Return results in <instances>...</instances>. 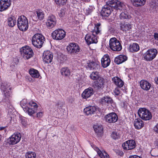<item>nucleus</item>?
Wrapping results in <instances>:
<instances>
[{
    "label": "nucleus",
    "mask_w": 158,
    "mask_h": 158,
    "mask_svg": "<svg viewBox=\"0 0 158 158\" xmlns=\"http://www.w3.org/2000/svg\"><path fill=\"white\" fill-rule=\"evenodd\" d=\"M29 104L31 106V108H30L27 107H22L24 110L30 115H32L35 113H37L38 107L37 104L35 102L32 101L30 102Z\"/></svg>",
    "instance_id": "10"
},
{
    "label": "nucleus",
    "mask_w": 158,
    "mask_h": 158,
    "mask_svg": "<svg viewBox=\"0 0 158 158\" xmlns=\"http://www.w3.org/2000/svg\"><path fill=\"white\" fill-rule=\"evenodd\" d=\"M65 11L64 10H61L59 12V15L60 17H63L65 15Z\"/></svg>",
    "instance_id": "46"
},
{
    "label": "nucleus",
    "mask_w": 158,
    "mask_h": 158,
    "mask_svg": "<svg viewBox=\"0 0 158 158\" xmlns=\"http://www.w3.org/2000/svg\"><path fill=\"white\" fill-rule=\"evenodd\" d=\"M65 35V32L63 30L59 29L55 30L52 33V36L54 39L60 40L63 39Z\"/></svg>",
    "instance_id": "11"
},
{
    "label": "nucleus",
    "mask_w": 158,
    "mask_h": 158,
    "mask_svg": "<svg viewBox=\"0 0 158 158\" xmlns=\"http://www.w3.org/2000/svg\"><path fill=\"white\" fill-rule=\"evenodd\" d=\"M129 158H141V157L136 155H134L130 157Z\"/></svg>",
    "instance_id": "51"
},
{
    "label": "nucleus",
    "mask_w": 158,
    "mask_h": 158,
    "mask_svg": "<svg viewBox=\"0 0 158 158\" xmlns=\"http://www.w3.org/2000/svg\"><path fill=\"white\" fill-rule=\"evenodd\" d=\"M2 136L0 135V141L2 139Z\"/></svg>",
    "instance_id": "55"
},
{
    "label": "nucleus",
    "mask_w": 158,
    "mask_h": 158,
    "mask_svg": "<svg viewBox=\"0 0 158 158\" xmlns=\"http://www.w3.org/2000/svg\"><path fill=\"white\" fill-rule=\"evenodd\" d=\"M94 8L92 6H89L84 9V11L85 15H87L90 14L93 10Z\"/></svg>",
    "instance_id": "38"
},
{
    "label": "nucleus",
    "mask_w": 158,
    "mask_h": 158,
    "mask_svg": "<svg viewBox=\"0 0 158 158\" xmlns=\"http://www.w3.org/2000/svg\"><path fill=\"white\" fill-rule=\"evenodd\" d=\"M109 45L111 49L114 51H119L122 48L121 45L119 41L115 38L110 39Z\"/></svg>",
    "instance_id": "7"
},
{
    "label": "nucleus",
    "mask_w": 158,
    "mask_h": 158,
    "mask_svg": "<svg viewBox=\"0 0 158 158\" xmlns=\"http://www.w3.org/2000/svg\"><path fill=\"white\" fill-rule=\"evenodd\" d=\"M9 88L8 85L5 83H2L1 85V89L3 92H6V89Z\"/></svg>",
    "instance_id": "42"
},
{
    "label": "nucleus",
    "mask_w": 158,
    "mask_h": 158,
    "mask_svg": "<svg viewBox=\"0 0 158 158\" xmlns=\"http://www.w3.org/2000/svg\"><path fill=\"white\" fill-rule=\"evenodd\" d=\"M56 19L55 16L53 15H51L48 17L46 25L49 28H52L56 25Z\"/></svg>",
    "instance_id": "15"
},
{
    "label": "nucleus",
    "mask_w": 158,
    "mask_h": 158,
    "mask_svg": "<svg viewBox=\"0 0 158 158\" xmlns=\"http://www.w3.org/2000/svg\"><path fill=\"white\" fill-rule=\"evenodd\" d=\"M56 3L60 5H64L67 1V0H55Z\"/></svg>",
    "instance_id": "43"
},
{
    "label": "nucleus",
    "mask_w": 158,
    "mask_h": 158,
    "mask_svg": "<svg viewBox=\"0 0 158 158\" xmlns=\"http://www.w3.org/2000/svg\"><path fill=\"white\" fill-rule=\"evenodd\" d=\"M146 0H131L132 5L137 7H140L145 3Z\"/></svg>",
    "instance_id": "23"
},
{
    "label": "nucleus",
    "mask_w": 158,
    "mask_h": 158,
    "mask_svg": "<svg viewBox=\"0 0 158 158\" xmlns=\"http://www.w3.org/2000/svg\"><path fill=\"white\" fill-rule=\"evenodd\" d=\"M20 120L21 122L23 125V126H25L26 124L25 118L23 117H21L20 118Z\"/></svg>",
    "instance_id": "45"
},
{
    "label": "nucleus",
    "mask_w": 158,
    "mask_h": 158,
    "mask_svg": "<svg viewBox=\"0 0 158 158\" xmlns=\"http://www.w3.org/2000/svg\"><path fill=\"white\" fill-rule=\"evenodd\" d=\"M150 6L153 8H156L157 6L156 3H154L153 2H152L150 4Z\"/></svg>",
    "instance_id": "48"
},
{
    "label": "nucleus",
    "mask_w": 158,
    "mask_h": 158,
    "mask_svg": "<svg viewBox=\"0 0 158 158\" xmlns=\"http://www.w3.org/2000/svg\"><path fill=\"white\" fill-rule=\"evenodd\" d=\"M155 81L156 83L158 85V77L155 78Z\"/></svg>",
    "instance_id": "52"
},
{
    "label": "nucleus",
    "mask_w": 158,
    "mask_h": 158,
    "mask_svg": "<svg viewBox=\"0 0 158 158\" xmlns=\"http://www.w3.org/2000/svg\"><path fill=\"white\" fill-rule=\"evenodd\" d=\"M39 111V110L38 109L37 110V117L39 118H41L42 117L43 114V113L42 111L41 112H38Z\"/></svg>",
    "instance_id": "44"
},
{
    "label": "nucleus",
    "mask_w": 158,
    "mask_h": 158,
    "mask_svg": "<svg viewBox=\"0 0 158 158\" xmlns=\"http://www.w3.org/2000/svg\"><path fill=\"white\" fill-rule=\"evenodd\" d=\"M98 149V153L101 158H109V155L105 151L103 150L101 151L99 149Z\"/></svg>",
    "instance_id": "39"
},
{
    "label": "nucleus",
    "mask_w": 158,
    "mask_h": 158,
    "mask_svg": "<svg viewBox=\"0 0 158 158\" xmlns=\"http://www.w3.org/2000/svg\"><path fill=\"white\" fill-rule=\"evenodd\" d=\"M86 67L87 69L91 70H96L99 68V65L97 63L92 61L87 63Z\"/></svg>",
    "instance_id": "26"
},
{
    "label": "nucleus",
    "mask_w": 158,
    "mask_h": 158,
    "mask_svg": "<svg viewBox=\"0 0 158 158\" xmlns=\"http://www.w3.org/2000/svg\"><path fill=\"white\" fill-rule=\"evenodd\" d=\"M112 80L113 82L119 88L122 87L124 85V82L118 77H114L112 78Z\"/></svg>",
    "instance_id": "25"
},
{
    "label": "nucleus",
    "mask_w": 158,
    "mask_h": 158,
    "mask_svg": "<svg viewBox=\"0 0 158 158\" xmlns=\"http://www.w3.org/2000/svg\"><path fill=\"white\" fill-rule=\"evenodd\" d=\"M29 73L32 77L35 78H39L40 75L38 71L33 69H31Z\"/></svg>",
    "instance_id": "29"
},
{
    "label": "nucleus",
    "mask_w": 158,
    "mask_h": 158,
    "mask_svg": "<svg viewBox=\"0 0 158 158\" xmlns=\"http://www.w3.org/2000/svg\"><path fill=\"white\" fill-rule=\"evenodd\" d=\"M101 102L102 103H106L108 104H111L113 102L112 98L106 96L101 99Z\"/></svg>",
    "instance_id": "30"
},
{
    "label": "nucleus",
    "mask_w": 158,
    "mask_h": 158,
    "mask_svg": "<svg viewBox=\"0 0 158 158\" xmlns=\"http://www.w3.org/2000/svg\"><path fill=\"white\" fill-rule=\"evenodd\" d=\"M115 95H118L120 94V90L118 88H116L114 92Z\"/></svg>",
    "instance_id": "47"
},
{
    "label": "nucleus",
    "mask_w": 158,
    "mask_h": 158,
    "mask_svg": "<svg viewBox=\"0 0 158 158\" xmlns=\"http://www.w3.org/2000/svg\"><path fill=\"white\" fill-rule=\"evenodd\" d=\"M123 148L128 150L134 149L135 147V143L133 140H130L126 141L122 144Z\"/></svg>",
    "instance_id": "17"
},
{
    "label": "nucleus",
    "mask_w": 158,
    "mask_h": 158,
    "mask_svg": "<svg viewBox=\"0 0 158 158\" xmlns=\"http://www.w3.org/2000/svg\"><path fill=\"white\" fill-rule=\"evenodd\" d=\"M127 57L123 55H119L115 58L114 61L117 64H121L127 60Z\"/></svg>",
    "instance_id": "24"
},
{
    "label": "nucleus",
    "mask_w": 158,
    "mask_h": 158,
    "mask_svg": "<svg viewBox=\"0 0 158 158\" xmlns=\"http://www.w3.org/2000/svg\"><path fill=\"white\" fill-rule=\"evenodd\" d=\"M119 17L120 19H130L131 16L129 15L126 11L122 12L120 15Z\"/></svg>",
    "instance_id": "36"
},
{
    "label": "nucleus",
    "mask_w": 158,
    "mask_h": 158,
    "mask_svg": "<svg viewBox=\"0 0 158 158\" xmlns=\"http://www.w3.org/2000/svg\"><path fill=\"white\" fill-rule=\"evenodd\" d=\"M96 111V108L95 106H89L84 110V112L87 115L94 114Z\"/></svg>",
    "instance_id": "21"
},
{
    "label": "nucleus",
    "mask_w": 158,
    "mask_h": 158,
    "mask_svg": "<svg viewBox=\"0 0 158 158\" xmlns=\"http://www.w3.org/2000/svg\"><path fill=\"white\" fill-rule=\"evenodd\" d=\"M111 137L114 139H118L120 137V136L118 133L116 131L112 132L111 134Z\"/></svg>",
    "instance_id": "41"
},
{
    "label": "nucleus",
    "mask_w": 158,
    "mask_h": 158,
    "mask_svg": "<svg viewBox=\"0 0 158 158\" xmlns=\"http://www.w3.org/2000/svg\"><path fill=\"white\" fill-rule=\"evenodd\" d=\"M94 128L95 132L99 135H100L103 131V128L101 125H94Z\"/></svg>",
    "instance_id": "33"
},
{
    "label": "nucleus",
    "mask_w": 158,
    "mask_h": 158,
    "mask_svg": "<svg viewBox=\"0 0 158 158\" xmlns=\"http://www.w3.org/2000/svg\"><path fill=\"white\" fill-rule=\"evenodd\" d=\"M5 129L4 127H0V130H2Z\"/></svg>",
    "instance_id": "54"
},
{
    "label": "nucleus",
    "mask_w": 158,
    "mask_h": 158,
    "mask_svg": "<svg viewBox=\"0 0 158 158\" xmlns=\"http://www.w3.org/2000/svg\"><path fill=\"white\" fill-rule=\"evenodd\" d=\"M4 92V99L3 101L7 104L10 103V94L9 92L6 91Z\"/></svg>",
    "instance_id": "35"
},
{
    "label": "nucleus",
    "mask_w": 158,
    "mask_h": 158,
    "mask_svg": "<svg viewBox=\"0 0 158 158\" xmlns=\"http://www.w3.org/2000/svg\"><path fill=\"white\" fill-rule=\"evenodd\" d=\"M157 53L156 49H149L143 55V57L147 61H151L156 57Z\"/></svg>",
    "instance_id": "8"
},
{
    "label": "nucleus",
    "mask_w": 158,
    "mask_h": 158,
    "mask_svg": "<svg viewBox=\"0 0 158 158\" xmlns=\"http://www.w3.org/2000/svg\"><path fill=\"white\" fill-rule=\"evenodd\" d=\"M68 52L72 54L77 53L80 51V49L78 45L75 43H70L66 48Z\"/></svg>",
    "instance_id": "12"
},
{
    "label": "nucleus",
    "mask_w": 158,
    "mask_h": 158,
    "mask_svg": "<svg viewBox=\"0 0 158 158\" xmlns=\"http://www.w3.org/2000/svg\"><path fill=\"white\" fill-rule=\"evenodd\" d=\"M7 23L9 27H13L16 24V21L15 18L10 17L8 19Z\"/></svg>",
    "instance_id": "32"
},
{
    "label": "nucleus",
    "mask_w": 158,
    "mask_h": 158,
    "mask_svg": "<svg viewBox=\"0 0 158 158\" xmlns=\"http://www.w3.org/2000/svg\"><path fill=\"white\" fill-rule=\"evenodd\" d=\"M17 24L19 29L22 31H25L28 28V21L27 18L24 15H21L19 17Z\"/></svg>",
    "instance_id": "5"
},
{
    "label": "nucleus",
    "mask_w": 158,
    "mask_h": 158,
    "mask_svg": "<svg viewBox=\"0 0 158 158\" xmlns=\"http://www.w3.org/2000/svg\"><path fill=\"white\" fill-rule=\"evenodd\" d=\"M140 85L142 89L146 91L149 90L151 86L150 83L144 80H142L140 81Z\"/></svg>",
    "instance_id": "22"
},
{
    "label": "nucleus",
    "mask_w": 158,
    "mask_h": 158,
    "mask_svg": "<svg viewBox=\"0 0 158 158\" xmlns=\"http://www.w3.org/2000/svg\"><path fill=\"white\" fill-rule=\"evenodd\" d=\"M138 113L139 117L145 121L151 119L152 115L151 112L145 108H141L139 109Z\"/></svg>",
    "instance_id": "6"
},
{
    "label": "nucleus",
    "mask_w": 158,
    "mask_h": 158,
    "mask_svg": "<svg viewBox=\"0 0 158 158\" xmlns=\"http://www.w3.org/2000/svg\"><path fill=\"white\" fill-rule=\"evenodd\" d=\"M11 5L10 0H1L0 1V11L1 12L8 9Z\"/></svg>",
    "instance_id": "18"
},
{
    "label": "nucleus",
    "mask_w": 158,
    "mask_h": 158,
    "mask_svg": "<svg viewBox=\"0 0 158 158\" xmlns=\"http://www.w3.org/2000/svg\"><path fill=\"white\" fill-rule=\"evenodd\" d=\"M21 135L19 133L13 134L8 139V143L10 144L14 145L18 143L20 140Z\"/></svg>",
    "instance_id": "13"
},
{
    "label": "nucleus",
    "mask_w": 158,
    "mask_h": 158,
    "mask_svg": "<svg viewBox=\"0 0 158 158\" xmlns=\"http://www.w3.org/2000/svg\"><path fill=\"white\" fill-rule=\"evenodd\" d=\"M53 54L49 51H44L43 56V59L45 63H50L52 60Z\"/></svg>",
    "instance_id": "14"
},
{
    "label": "nucleus",
    "mask_w": 158,
    "mask_h": 158,
    "mask_svg": "<svg viewBox=\"0 0 158 158\" xmlns=\"http://www.w3.org/2000/svg\"><path fill=\"white\" fill-rule=\"evenodd\" d=\"M26 158H35L36 154L34 152H29L25 155Z\"/></svg>",
    "instance_id": "40"
},
{
    "label": "nucleus",
    "mask_w": 158,
    "mask_h": 158,
    "mask_svg": "<svg viewBox=\"0 0 158 158\" xmlns=\"http://www.w3.org/2000/svg\"><path fill=\"white\" fill-rule=\"evenodd\" d=\"M37 18L40 20H43L44 18V14L43 11L40 10H37L36 11Z\"/></svg>",
    "instance_id": "34"
},
{
    "label": "nucleus",
    "mask_w": 158,
    "mask_h": 158,
    "mask_svg": "<svg viewBox=\"0 0 158 158\" xmlns=\"http://www.w3.org/2000/svg\"><path fill=\"white\" fill-rule=\"evenodd\" d=\"M123 4L117 0H111L107 2L106 5L103 7L101 14L104 19H106L110 15L114 9L122 10Z\"/></svg>",
    "instance_id": "1"
},
{
    "label": "nucleus",
    "mask_w": 158,
    "mask_h": 158,
    "mask_svg": "<svg viewBox=\"0 0 158 158\" xmlns=\"http://www.w3.org/2000/svg\"><path fill=\"white\" fill-rule=\"evenodd\" d=\"M134 125L136 129L141 128L144 126L143 122L140 119H136L134 122Z\"/></svg>",
    "instance_id": "27"
},
{
    "label": "nucleus",
    "mask_w": 158,
    "mask_h": 158,
    "mask_svg": "<svg viewBox=\"0 0 158 158\" xmlns=\"http://www.w3.org/2000/svg\"><path fill=\"white\" fill-rule=\"evenodd\" d=\"M154 37L156 40L158 41V33H154Z\"/></svg>",
    "instance_id": "50"
},
{
    "label": "nucleus",
    "mask_w": 158,
    "mask_h": 158,
    "mask_svg": "<svg viewBox=\"0 0 158 158\" xmlns=\"http://www.w3.org/2000/svg\"><path fill=\"white\" fill-rule=\"evenodd\" d=\"M26 102V101L25 100H23L21 102V105H23V103L25 102Z\"/></svg>",
    "instance_id": "53"
},
{
    "label": "nucleus",
    "mask_w": 158,
    "mask_h": 158,
    "mask_svg": "<svg viewBox=\"0 0 158 158\" xmlns=\"http://www.w3.org/2000/svg\"><path fill=\"white\" fill-rule=\"evenodd\" d=\"M23 51L22 53L23 58L28 60L33 56L34 52L32 49L29 46H27L23 48Z\"/></svg>",
    "instance_id": "9"
},
{
    "label": "nucleus",
    "mask_w": 158,
    "mask_h": 158,
    "mask_svg": "<svg viewBox=\"0 0 158 158\" xmlns=\"http://www.w3.org/2000/svg\"><path fill=\"white\" fill-rule=\"evenodd\" d=\"M120 29L124 32H127L131 28L130 24L127 23H122L120 24Z\"/></svg>",
    "instance_id": "28"
},
{
    "label": "nucleus",
    "mask_w": 158,
    "mask_h": 158,
    "mask_svg": "<svg viewBox=\"0 0 158 158\" xmlns=\"http://www.w3.org/2000/svg\"><path fill=\"white\" fill-rule=\"evenodd\" d=\"M30 79H31V80H32V79H31V78H30Z\"/></svg>",
    "instance_id": "57"
},
{
    "label": "nucleus",
    "mask_w": 158,
    "mask_h": 158,
    "mask_svg": "<svg viewBox=\"0 0 158 158\" xmlns=\"http://www.w3.org/2000/svg\"><path fill=\"white\" fill-rule=\"evenodd\" d=\"M153 130L155 132L158 133V123L154 127Z\"/></svg>",
    "instance_id": "49"
},
{
    "label": "nucleus",
    "mask_w": 158,
    "mask_h": 158,
    "mask_svg": "<svg viewBox=\"0 0 158 158\" xmlns=\"http://www.w3.org/2000/svg\"><path fill=\"white\" fill-rule=\"evenodd\" d=\"M101 62L102 66L104 68H106L110 65V60L107 55H105L102 58Z\"/></svg>",
    "instance_id": "19"
},
{
    "label": "nucleus",
    "mask_w": 158,
    "mask_h": 158,
    "mask_svg": "<svg viewBox=\"0 0 158 158\" xmlns=\"http://www.w3.org/2000/svg\"><path fill=\"white\" fill-rule=\"evenodd\" d=\"M94 94L93 90L92 88L89 87L85 89L82 94L83 98L86 99L92 96Z\"/></svg>",
    "instance_id": "20"
},
{
    "label": "nucleus",
    "mask_w": 158,
    "mask_h": 158,
    "mask_svg": "<svg viewBox=\"0 0 158 158\" xmlns=\"http://www.w3.org/2000/svg\"><path fill=\"white\" fill-rule=\"evenodd\" d=\"M139 49V47L138 44L136 43H134L130 45V51L134 52H137Z\"/></svg>",
    "instance_id": "31"
},
{
    "label": "nucleus",
    "mask_w": 158,
    "mask_h": 158,
    "mask_svg": "<svg viewBox=\"0 0 158 158\" xmlns=\"http://www.w3.org/2000/svg\"><path fill=\"white\" fill-rule=\"evenodd\" d=\"M105 118L106 122L111 123L116 122L118 120V117L115 113L112 112L107 114Z\"/></svg>",
    "instance_id": "16"
},
{
    "label": "nucleus",
    "mask_w": 158,
    "mask_h": 158,
    "mask_svg": "<svg viewBox=\"0 0 158 158\" xmlns=\"http://www.w3.org/2000/svg\"><path fill=\"white\" fill-rule=\"evenodd\" d=\"M90 78L93 80H97L94 84V88L96 90L102 89L105 83L104 79L101 77L98 72H93L90 75Z\"/></svg>",
    "instance_id": "2"
},
{
    "label": "nucleus",
    "mask_w": 158,
    "mask_h": 158,
    "mask_svg": "<svg viewBox=\"0 0 158 158\" xmlns=\"http://www.w3.org/2000/svg\"><path fill=\"white\" fill-rule=\"evenodd\" d=\"M9 89H11V88H9Z\"/></svg>",
    "instance_id": "56"
},
{
    "label": "nucleus",
    "mask_w": 158,
    "mask_h": 158,
    "mask_svg": "<svg viewBox=\"0 0 158 158\" xmlns=\"http://www.w3.org/2000/svg\"><path fill=\"white\" fill-rule=\"evenodd\" d=\"M61 74L65 76H69L70 74L69 69L68 68H63L60 70Z\"/></svg>",
    "instance_id": "37"
},
{
    "label": "nucleus",
    "mask_w": 158,
    "mask_h": 158,
    "mask_svg": "<svg viewBox=\"0 0 158 158\" xmlns=\"http://www.w3.org/2000/svg\"><path fill=\"white\" fill-rule=\"evenodd\" d=\"M30 79H31V80H32V79H31V78H30Z\"/></svg>",
    "instance_id": "58"
},
{
    "label": "nucleus",
    "mask_w": 158,
    "mask_h": 158,
    "mask_svg": "<svg viewBox=\"0 0 158 158\" xmlns=\"http://www.w3.org/2000/svg\"><path fill=\"white\" fill-rule=\"evenodd\" d=\"M45 41L44 36L40 34H36L32 37L31 39L32 44L35 47L40 48Z\"/></svg>",
    "instance_id": "3"
},
{
    "label": "nucleus",
    "mask_w": 158,
    "mask_h": 158,
    "mask_svg": "<svg viewBox=\"0 0 158 158\" xmlns=\"http://www.w3.org/2000/svg\"><path fill=\"white\" fill-rule=\"evenodd\" d=\"M94 27V29L93 30V33L92 35L87 34L85 35V39L88 45L91 44H96L98 42L97 37L94 33H95L97 35L98 34L100 33V31L98 27Z\"/></svg>",
    "instance_id": "4"
}]
</instances>
